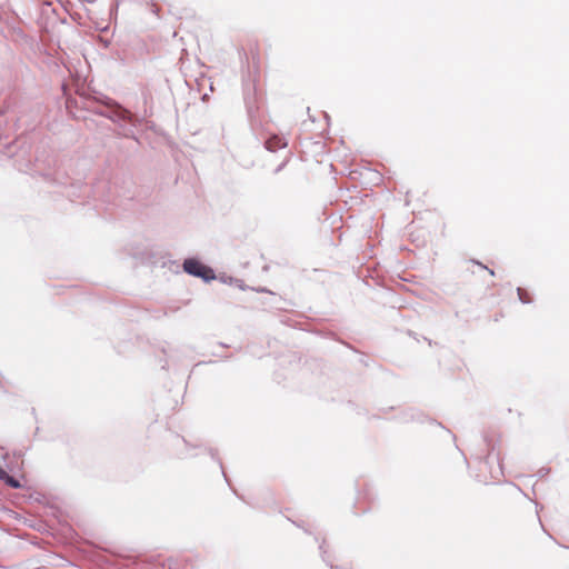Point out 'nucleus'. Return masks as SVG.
I'll list each match as a JSON object with an SVG mask.
<instances>
[{"label":"nucleus","instance_id":"1","mask_svg":"<svg viewBox=\"0 0 569 569\" xmlns=\"http://www.w3.org/2000/svg\"><path fill=\"white\" fill-rule=\"evenodd\" d=\"M4 467L0 466V480H3L6 485L11 488L18 489L21 487L19 480L10 476L11 473H19L23 469V459L20 453L13 452L12 455L7 453L4 456Z\"/></svg>","mask_w":569,"mask_h":569},{"label":"nucleus","instance_id":"2","mask_svg":"<svg viewBox=\"0 0 569 569\" xmlns=\"http://www.w3.org/2000/svg\"><path fill=\"white\" fill-rule=\"evenodd\" d=\"M183 270L187 273L192 274L194 277L202 278L206 281H209V280H212L216 278L214 271L210 267L203 264L202 262H200L197 259H187L183 262Z\"/></svg>","mask_w":569,"mask_h":569},{"label":"nucleus","instance_id":"3","mask_svg":"<svg viewBox=\"0 0 569 569\" xmlns=\"http://www.w3.org/2000/svg\"><path fill=\"white\" fill-rule=\"evenodd\" d=\"M287 146L284 138L279 136H272L266 141V148L270 151H277Z\"/></svg>","mask_w":569,"mask_h":569},{"label":"nucleus","instance_id":"4","mask_svg":"<svg viewBox=\"0 0 569 569\" xmlns=\"http://www.w3.org/2000/svg\"><path fill=\"white\" fill-rule=\"evenodd\" d=\"M518 295H519L520 300H521L523 303H528V302H530V301H531V300H530V298H529V296H528V293H527L525 290H522V289H518Z\"/></svg>","mask_w":569,"mask_h":569}]
</instances>
